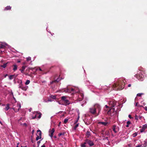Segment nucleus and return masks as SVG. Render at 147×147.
I'll return each mask as SVG.
<instances>
[{
  "label": "nucleus",
  "instance_id": "obj_44",
  "mask_svg": "<svg viewBox=\"0 0 147 147\" xmlns=\"http://www.w3.org/2000/svg\"><path fill=\"white\" fill-rule=\"evenodd\" d=\"M64 134H62V133H60V134H59V136H61V135H63Z\"/></svg>",
  "mask_w": 147,
  "mask_h": 147
},
{
  "label": "nucleus",
  "instance_id": "obj_34",
  "mask_svg": "<svg viewBox=\"0 0 147 147\" xmlns=\"http://www.w3.org/2000/svg\"><path fill=\"white\" fill-rule=\"evenodd\" d=\"M135 118L136 120H138V115H136L135 117Z\"/></svg>",
  "mask_w": 147,
  "mask_h": 147
},
{
  "label": "nucleus",
  "instance_id": "obj_18",
  "mask_svg": "<svg viewBox=\"0 0 147 147\" xmlns=\"http://www.w3.org/2000/svg\"><path fill=\"white\" fill-rule=\"evenodd\" d=\"M37 132L39 135L38 136H39L41 137L42 133H41V131L40 130H38L37 131Z\"/></svg>",
  "mask_w": 147,
  "mask_h": 147
},
{
  "label": "nucleus",
  "instance_id": "obj_54",
  "mask_svg": "<svg viewBox=\"0 0 147 147\" xmlns=\"http://www.w3.org/2000/svg\"><path fill=\"white\" fill-rule=\"evenodd\" d=\"M78 117L79 118H80V116H79V113H78Z\"/></svg>",
  "mask_w": 147,
  "mask_h": 147
},
{
  "label": "nucleus",
  "instance_id": "obj_7",
  "mask_svg": "<svg viewBox=\"0 0 147 147\" xmlns=\"http://www.w3.org/2000/svg\"><path fill=\"white\" fill-rule=\"evenodd\" d=\"M41 114L40 113L37 112L35 111L33 112L32 115V117L33 119H34L36 118H40L41 117Z\"/></svg>",
  "mask_w": 147,
  "mask_h": 147
},
{
  "label": "nucleus",
  "instance_id": "obj_59",
  "mask_svg": "<svg viewBox=\"0 0 147 147\" xmlns=\"http://www.w3.org/2000/svg\"><path fill=\"white\" fill-rule=\"evenodd\" d=\"M138 106L139 107H143L142 106H141V105H138Z\"/></svg>",
  "mask_w": 147,
  "mask_h": 147
},
{
  "label": "nucleus",
  "instance_id": "obj_56",
  "mask_svg": "<svg viewBox=\"0 0 147 147\" xmlns=\"http://www.w3.org/2000/svg\"><path fill=\"white\" fill-rule=\"evenodd\" d=\"M37 143L38 144H39L40 143V141H38Z\"/></svg>",
  "mask_w": 147,
  "mask_h": 147
},
{
  "label": "nucleus",
  "instance_id": "obj_12",
  "mask_svg": "<svg viewBox=\"0 0 147 147\" xmlns=\"http://www.w3.org/2000/svg\"><path fill=\"white\" fill-rule=\"evenodd\" d=\"M147 128V124H146L143 125L142 128L140 129V132L141 133L143 132Z\"/></svg>",
  "mask_w": 147,
  "mask_h": 147
},
{
  "label": "nucleus",
  "instance_id": "obj_22",
  "mask_svg": "<svg viewBox=\"0 0 147 147\" xmlns=\"http://www.w3.org/2000/svg\"><path fill=\"white\" fill-rule=\"evenodd\" d=\"M17 66L16 65H13V70L14 71H15L17 70Z\"/></svg>",
  "mask_w": 147,
  "mask_h": 147
},
{
  "label": "nucleus",
  "instance_id": "obj_37",
  "mask_svg": "<svg viewBox=\"0 0 147 147\" xmlns=\"http://www.w3.org/2000/svg\"><path fill=\"white\" fill-rule=\"evenodd\" d=\"M81 146L82 147H86V145L84 144H81Z\"/></svg>",
  "mask_w": 147,
  "mask_h": 147
},
{
  "label": "nucleus",
  "instance_id": "obj_5",
  "mask_svg": "<svg viewBox=\"0 0 147 147\" xmlns=\"http://www.w3.org/2000/svg\"><path fill=\"white\" fill-rule=\"evenodd\" d=\"M21 108L20 103L16 102L14 105H13V108L11 109L14 111L15 112H17Z\"/></svg>",
  "mask_w": 147,
  "mask_h": 147
},
{
  "label": "nucleus",
  "instance_id": "obj_41",
  "mask_svg": "<svg viewBox=\"0 0 147 147\" xmlns=\"http://www.w3.org/2000/svg\"><path fill=\"white\" fill-rule=\"evenodd\" d=\"M22 125H24L26 126H27V125L26 124V123H24L23 124H22Z\"/></svg>",
  "mask_w": 147,
  "mask_h": 147
},
{
  "label": "nucleus",
  "instance_id": "obj_49",
  "mask_svg": "<svg viewBox=\"0 0 147 147\" xmlns=\"http://www.w3.org/2000/svg\"><path fill=\"white\" fill-rule=\"evenodd\" d=\"M144 109L146 110L147 111V107H145L144 108Z\"/></svg>",
  "mask_w": 147,
  "mask_h": 147
},
{
  "label": "nucleus",
  "instance_id": "obj_24",
  "mask_svg": "<svg viewBox=\"0 0 147 147\" xmlns=\"http://www.w3.org/2000/svg\"><path fill=\"white\" fill-rule=\"evenodd\" d=\"M144 144H143V147H146L147 146V141L145 140L144 141Z\"/></svg>",
  "mask_w": 147,
  "mask_h": 147
},
{
  "label": "nucleus",
  "instance_id": "obj_45",
  "mask_svg": "<svg viewBox=\"0 0 147 147\" xmlns=\"http://www.w3.org/2000/svg\"><path fill=\"white\" fill-rule=\"evenodd\" d=\"M128 117L130 119L131 118V116L130 115H129Z\"/></svg>",
  "mask_w": 147,
  "mask_h": 147
},
{
  "label": "nucleus",
  "instance_id": "obj_46",
  "mask_svg": "<svg viewBox=\"0 0 147 147\" xmlns=\"http://www.w3.org/2000/svg\"><path fill=\"white\" fill-rule=\"evenodd\" d=\"M7 76H8V74H5V75H4V77L5 78Z\"/></svg>",
  "mask_w": 147,
  "mask_h": 147
},
{
  "label": "nucleus",
  "instance_id": "obj_13",
  "mask_svg": "<svg viewBox=\"0 0 147 147\" xmlns=\"http://www.w3.org/2000/svg\"><path fill=\"white\" fill-rule=\"evenodd\" d=\"M7 45V44L4 43V42H0V49H3Z\"/></svg>",
  "mask_w": 147,
  "mask_h": 147
},
{
  "label": "nucleus",
  "instance_id": "obj_17",
  "mask_svg": "<svg viewBox=\"0 0 147 147\" xmlns=\"http://www.w3.org/2000/svg\"><path fill=\"white\" fill-rule=\"evenodd\" d=\"M15 78L16 77H15V75H10L9 76V79L10 80H11L13 78Z\"/></svg>",
  "mask_w": 147,
  "mask_h": 147
},
{
  "label": "nucleus",
  "instance_id": "obj_55",
  "mask_svg": "<svg viewBox=\"0 0 147 147\" xmlns=\"http://www.w3.org/2000/svg\"><path fill=\"white\" fill-rule=\"evenodd\" d=\"M138 104V102H136V105H135V106H137Z\"/></svg>",
  "mask_w": 147,
  "mask_h": 147
},
{
  "label": "nucleus",
  "instance_id": "obj_21",
  "mask_svg": "<svg viewBox=\"0 0 147 147\" xmlns=\"http://www.w3.org/2000/svg\"><path fill=\"white\" fill-rule=\"evenodd\" d=\"M11 7L10 6H7V7H6L4 9L5 10H8L10 9H11Z\"/></svg>",
  "mask_w": 147,
  "mask_h": 147
},
{
  "label": "nucleus",
  "instance_id": "obj_4",
  "mask_svg": "<svg viewBox=\"0 0 147 147\" xmlns=\"http://www.w3.org/2000/svg\"><path fill=\"white\" fill-rule=\"evenodd\" d=\"M135 76L138 80L142 81L146 77L147 75L144 71H140L138 74H136Z\"/></svg>",
  "mask_w": 147,
  "mask_h": 147
},
{
  "label": "nucleus",
  "instance_id": "obj_26",
  "mask_svg": "<svg viewBox=\"0 0 147 147\" xmlns=\"http://www.w3.org/2000/svg\"><path fill=\"white\" fill-rule=\"evenodd\" d=\"M30 83V81L29 80H27L25 83V84L26 85H27L28 84Z\"/></svg>",
  "mask_w": 147,
  "mask_h": 147
},
{
  "label": "nucleus",
  "instance_id": "obj_58",
  "mask_svg": "<svg viewBox=\"0 0 147 147\" xmlns=\"http://www.w3.org/2000/svg\"><path fill=\"white\" fill-rule=\"evenodd\" d=\"M45 145H43L42 146V147H45Z\"/></svg>",
  "mask_w": 147,
  "mask_h": 147
},
{
  "label": "nucleus",
  "instance_id": "obj_60",
  "mask_svg": "<svg viewBox=\"0 0 147 147\" xmlns=\"http://www.w3.org/2000/svg\"><path fill=\"white\" fill-rule=\"evenodd\" d=\"M79 119V118H78H78H77V120H78H78Z\"/></svg>",
  "mask_w": 147,
  "mask_h": 147
},
{
  "label": "nucleus",
  "instance_id": "obj_42",
  "mask_svg": "<svg viewBox=\"0 0 147 147\" xmlns=\"http://www.w3.org/2000/svg\"><path fill=\"white\" fill-rule=\"evenodd\" d=\"M138 119H141L142 117V116H138Z\"/></svg>",
  "mask_w": 147,
  "mask_h": 147
},
{
  "label": "nucleus",
  "instance_id": "obj_25",
  "mask_svg": "<svg viewBox=\"0 0 147 147\" xmlns=\"http://www.w3.org/2000/svg\"><path fill=\"white\" fill-rule=\"evenodd\" d=\"M86 135L88 137L90 135V133L89 131H87L86 133Z\"/></svg>",
  "mask_w": 147,
  "mask_h": 147
},
{
  "label": "nucleus",
  "instance_id": "obj_27",
  "mask_svg": "<svg viewBox=\"0 0 147 147\" xmlns=\"http://www.w3.org/2000/svg\"><path fill=\"white\" fill-rule=\"evenodd\" d=\"M41 138V137L39 136L38 135H37L36 138V140H38L40 139Z\"/></svg>",
  "mask_w": 147,
  "mask_h": 147
},
{
  "label": "nucleus",
  "instance_id": "obj_20",
  "mask_svg": "<svg viewBox=\"0 0 147 147\" xmlns=\"http://www.w3.org/2000/svg\"><path fill=\"white\" fill-rule=\"evenodd\" d=\"M7 63H4L3 65H1V67L3 68H5L7 66Z\"/></svg>",
  "mask_w": 147,
  "mask_h": 147
},
{
  "label": "nucleus",
  "instance_id": "obj_14",
  "mask_svg": "<svg viewBox=\"0 0 147 147\" xmlns=\"http://www.w3.org/2000/svg\"><path fill=\"white\" fill-rule=\"evenodd\" d=\"M55 131V129L54 128H53L51 130L49 131V135L52 138L53 136V133Z\"/></svg>",
  "mask_w": 147,
  "mask_h": 147
},
{
  "label": "nucleus",
  "instance_id": "obj_9",
  "mask_svg": "<svg viewBox=\"0 0 147 147\" xmlns=\"http://www.w3.org/2000/svg\"><path fill=\"white\" fill-rule=\"evenodd\" d=\"M22 82L21 81H20V82L19 84V88H21L22 90H26L28 88V86H23L22 83Z\"/></svg>",
  "mask_w": 147,
  "mask_h": 147
},
{
  "label": "nucleus",
  "instance_id": "obj_36",
  "mask_svg": "<svg viewBox=\"0 0 147 147\" xmlns=\"http://www.w3.org/2000/svg\"><path fill=\"white\" fill-rule=\"evenodd\" d=\"M143 94L142 93H138V94H137V96H141V95Z\"/></svg>",
  "mask_w": 147,
  "mask_h": 147
},
{
  "label": "nucleus",
  "instance_id": "obj_47",
  "mask_svg": "<svg viewBox=\"0 0 147 147\" xmlns=\"http://www.w3.org/2000/svg\"><path fill=\"white\" fill-rule=\"evenodd\" d=\"M78 121L76 120L75 121V122H74V124H75V123H77V122H78Z\"/></svg>",
  "mask_w": 147,
  "mask_h": 147
},
{
  "label": "nucleus",
  "instance_id": "obj_10",
  "mask_svg": "<svg viewBox=\"0 0 147 147\" xmlns=\"http://www.w3.org/2000/svg\"><path fill=\"white\" fill-rule=\"evenodd\" d=\"M84 97V95L83 93H82V91L81 92L79 93V95L78 96V100L79 101H81Z\"/></svg>",
  "mask_w": 147,
  "mask_h": 147
},
{
  "label": "nucleus",
  "instance_id": "obj_33",
  "mask_svg": "<svg viewBox=\"0 0 147 147\" xmlns=\"http://www.w3.org/2000/svg\"><path fill=\"white\" fill-rule=\"evenodd\" d=\"M68 121V119H65L64 120V123H66Z\"/></svg>",
  "mask_w": 147,
  "mask_h": 147
},
{
  "label": "nucleus",
  "instance_id": "obj_63",
  "mask_svg": "<svg viewBox=\"0 0 147 147\" xmlns=\"http://www.w3.org/2000/svg\"><path fill=\"white\" fill-rule=\"evenodd\" d=\"M1 65H0V69H1Z\"/></svg>",
  "mask_w": 147,
  "mask_h": 147
},
{
  "label": "nucleus",
  "instance_id": "obj_6",
  "mask_svg": "<svg viewBox=\"0 0 147 147\" xmlns=\"http://www.w3.org/2000/svg\"><path fill=\"white\" fill-rule=\"evenodd\" d=\"M70 90L79 93L82 92L78 88L75 87L74 88H72L70 89H67L66 90H64L63 91H62V92H69Z\"/></svg>",
  "mask_w": 147,
  "mask_h": 147
},
{
  "label": "nucleus",
  "instance_id": "obj_3",
  "mask_svg": "<svg viewBox=\"0 0 147 147\" xmlns=\"http://www.w3.org/2000/svg\"><path fill=\"white\" fill-rule=\"evenodd\" d=\"M117 102L115 100L113 99H112L109 102V106L107 105H105V107L106 108H109V109L108 110L107 113L109 115H111L115 111V109L113 108V107L116 105Z\"/></svg>",
  "mask_w": 147,
  "mask_h": 147
},
{
  "label": "nucleus",
  "instance_id": "obj_2",
  "mask_svg": "<svg viewBox=\"0 0 147 147\" xmlns=\"http://www.w3.org/2000/svg\"><path fill=\"white\" fill-rule=\"evenodd\" d=\"M101 111L100 106L98 104H95L92 107L89 109V112L94 117L97 116Z\"/></svg>",
  "mask_w": 147,
  "mask_h": 147
},
{
  "label": "nucleus",
  "instance_id": "obj_31",
  "mask_svg": "<svg viewBox=\"0 0 147 147\" xmlns=\"http://www.w3.org/2000/svg\"><path fill=\"white\" fill-rule=\"evenodd\" d=\"M50 97L51 98H53V99H55L56 98V96L55 95H51Z\"/></svg>",
  "mask_w": 147,
  "mask_h": 147
},
{
  "label": "nucleus",
  "instance_id": "obj_50",
  "mask_svg": "<svg viewBox=\"0 0 147 147\" xmlns=\"http://www.w3.org/2000/svg\"><path fill=\"white\" fill-rule=\"evenodd\" d=\"M32 108H31L30 109H29V112H31V111H32Z\"/></svg>",
  "mask_w": 147,
  "mask_h": 147
},
{
  "label": "nucleus",
  "instance_id": "obj_57",
  "mask_svg": "<svg viewBox=\"0 0 147 147\" xmlns=\"http://www.w3.org/2000/svg\"><path fill=\"white\" fill-rule=\"evenodd\" d=\"M23 71L24 70H23V69H22V70H21V71L22 73H23Z\"/></svg>",
  "mask_w": 147,
  "mask_h": 147
},
{
  "label": "nucleus",
  "instance_id": "obj_43",
  "mask_svg": "<svg viewBox=\"0 0 147 147\" xmlns=\"http://www.w3.org/2000/svg\"><path fill=\"white\" fill-rule=\"evenodd\" d=\"M25 67H26L25 66H23L22 67V68L23 69H22L23 70L25 69Z\"/></svg>",
  "mask_w": 147,
  "mask_h": 147
},
{
  "label": "nucleus",
  "instance_id": "obj_35",
  "mask_svg": "<svg viewBox=\"0 0 147 147\" xmlns=\"http://www.w3.org/2000/svg\"><path fill=\"white\" fill-rule=\"evenodd\" d=\"M88 142V139L86 140L85 141V142L83 144L85 145V144H86Z\"/></svg>",
  "mask_w": 147,
  "mask_h": 147
},
{
  "label": "nucleus",
  "instance_id": "obj_16",
  "mask_svg": "<svg viewBox=\"0 0 147 147\" xmlns=\"http://www.w3.org/2000/svg\"><path fill=\"white\" fill-rule=\"evenodd\" d=\"M108 123L107 122H100L98 123V124H99L105 126L107 125Z\"/></svg>",
  "mask_w": 147,
  "mask_h": 147
},
{
  "label": "nucleus",
  "instance_id": "obj_39",
  "mask_svg": "<svg viewBox=\"0 0 147 147\" xmlns=\"http://www.w3.org/2000/svg\"><path fill=\"white\" fill-rule=\"evenodd\" d=\"M11 94L12 95V96L14 97H13V92L12 91H11V94ZM13 98H15L14 97H13Z\"/></svg>",
  "mask_w": 147,
  "mask_h": 147
},
{
  "label": "nucleus",
  "instance_id": "obj_15",
  "mask_svg": "<svg viewBox=\"0 0 147 147\" xmlns=\"http://www.w3.org/2000/svg\"><path fill=\"white\" fill-rule=\"evenodd\" d=\"M87 143L90 146H92L94 145L93 142L91 141L88 140Z\"/></svg>",
  "mask_w": 147,
  "mask_h": 147
},
{
  "label": "nucleus",
  "instance_id": "obj_28",
  "mask_svg": "<svg viewBox=\"0 0 147 147\" xmlns=\"http://www.w3.org/2000/svg\"><path fill=\"white\" fill-rule=\"evenodd\" d=\"M78 125H79V123L76 124L74 127V129L75 130L77 128L78 126Z\"/></svg>",
  "mask_w": 147,
  "mask_h": 147
},
{
  "label": "nucleus",
  "instance_id": "obj_11",
  "mask_svg": "<svg viewBox=\"0 0 147 147\" xmlns=\"http://www.w3.org/2000/svg\"><path fill=\"white\" fill-rule=\"evenodd\" d=\"M113 131L115 133H117L119 131V127L116 125H114L112 128Z\"/></svg>",
  "mask_w": 147,
  "mask_h": 147
},
{
  "label": "nucleus",
  "instance_id": "obj_61",
  "mask_svg": "<svg viewBox=\"0 0 147 147\" xmlns=\"http://www.w3.org/2000/svg\"><path fill=\"white\" fill-rule=\"evenodd\" d=\"M4 52V51H1V53H2V52Z\"/></svg>",
  "mask_w": 147,
  "mask_h": 147
},
{
  "label": "nucleus",
  "instance_id": "obj_64",
  "mask_svg": "<svg viewBox=\"0 0 147 147\" xmlns=\"http://www.w3.org/2000/svg\"><path fill=\"white\" fill-rule=\"evenodd\" d=\"M145 141H147V139L145 140Z\"/></svg>",
  "mask_w": 147,
  "mask_h": 147
},
{
  "label": "nucleus",
  "instance_id": "obj_38",
  "mask_svg": "<svg viewBox=\"0 0 147 147\" xmlns=\"http://www.w3.org/2000/svg\"><path fill=\"white\" fill-rule=\"evenodd\" d=\"M38 70H39V71H42V70L41 69V68H37V69H36V71H37Z\"/></svg>",
  "mask_w": 147,
  "mask_h": 147
},
{
  "label": "nucleus",
  "instance_id": "obj_32",
  "mask_svg": "<svg viewBox=\"0 0 147 147\" xmlns=\"http://www.w3.org/2000/svg\"><path fill=\"white\" fill-rule=\"evenodd\" d=\"M27 61H28L31 60V58L30 57H28L26 58Z\"/></svg>",
  "mask_w": 147,
  "mask_h": 147
},
{
  "label": "nucleus",
  "instance_id": "obj_8",
  "mask_svg": "<svg viewBox=\"0 0 147 147\" xmlns=\"http://www.w3.org/2000/svg\"><path fill=\"white\" fill-rule=\"evenodd\" d=\"M61 100L63 102L65 105H69L70 102L68 100L66 96H63L61 97Z\"/></svg>",
  "mask_w": 147,
  "mask_h": 147
},
{
  "label": "nucleus",
  "instance_id": "obj_52",
  "mask_svg": "<svg viewBox=\"0 0 147 147\" xmlns=\"http://www.w3.org/2000/svg\"><path fill=\"white\" fill-rule=\"evenodd\" d=\"M51 102L52 101V100H47V102Z\"/></svg>",
  "mask_w": 147,
  "mask_h": 147
},
{
  "label": "nucleus",
  "instance_id": "obj_53",
  "mask_svg": "<svg viewBox=\"0 0 147 147\" xmlns=\"http://www.w3.org/2000/svg\"><path fill=\"white\" fill-rule=\"evenodd\" d=\"M131 86V84H129L128 85V87H130V86Z\"/></svg>",
  "mask_w": 147,
  "mask_h": 147
},
{
  "label": "nucleus",
  "instance_id": "obj_1",
  "mask_svg": "<svg viewBox=\"0 0 147 147\" xmlns=\"http://www.w3.org/2000/svg\"><path fill=\"white\" fill-rule=\"evenodd\" d=\"M126 83V81L125 79L123 78H120L113 85V89L115 90H121L124 87Z\"/></svg>",
  "mask_w": 147,
  "mask_h": 147
},
{
  "label": "nucleus",
  "instance_id": "obj_30",
  "mask_svg": "<svg viewBox=\"0 0 147 147\" xmlns=\"http://www.w3.org/2000/svg\"><path fill=\"white\" fill-rule=\"evenodd\" d=\"M105 134L106 136H108L109 134V131H107L105 132Z\"/></svg>",
  "mask_w": 147,
  "mask_h": 147
},
{
  "label": "nucleus",
  "instance_id": "obj_29",
  "mask_svg": "<svg viewBox=\"0 0 147 147\" xmlns=\"http://www.w3.org/2000/svg\"><path fill=\"white\" fill-rule=\"evenodd\" d=\"M138 135V134L136 132H135L134 133L132 134V136L133 137H134Z\"/></svg>",
  "mask_w": 147,
  "mask_h": 147
},
{
  "label": "nucleus",
  "instance_id": "obj_62",
  "mask_svg": "<svg viewBox=\"0 0 147 147\" xmlns=\"http://www.w3.org/2000/svg\"><path fill=\"white\" fill-rule=\"evenodd\" d=\"M21 147H27V146H21Z\"/></svg>",
  "mask_w": 147,
  "mask_h": 147
},
{
  "label": "nucleus",
  "instance_id": "obj_40",
  "mask_svg": "<svg viewBox=\"0 0 147 147\" xmlns=\"http://www.w3.org/2000/svg\"><path fill=\"white\" fill-rule=\"evenodd\" d=\"M136 147H143V146H142L141 145H139L136 146Z\"/></svg>",
  "mask_w": 147,
  "mask_h": 147
},
{
  "label": "nucleus",
  "instance_id": "obj_48",
  "mask_svg": "<svg viewBox=\"0 0 147 147\" xmlns=\"http://www.w3.org/2000/svg\"><path fill=\"white\" fill-rule=\"evenodd\" d=\"M19 144V142H18V143L17 144V146H16V147H19L18 145Z\"/></svg>",
  "mask_w": 147,
  "mask_h": 147
},
{
  "label": "nucleus",
  "instance_id": "obj_51",
  "mask_svg": "<svg viewBox=\"0 0 147 147\" xmlns=\"http://www.w3.org/2000/svg\"><path fill=\"white\" fill-rule=\"evenodd\" d=\"M17 62L18 63H19L20 62V60H18Z\"/></svg>",
  "mask_w": 147,
  "mask_h": 147
},
{
  "label": "nucleus",
  "instance_id": "obj_19",
  "mask_svg": "<svg viewBox=\"0 0 147 147\" xmlns=\"http://www.w3.org/2000/svg\"><path fill=\"white\" fill-rule=\"evenodd\" d=\"M9 109V104H7L6 105L5 109L6 110V111H7Z\"/></svg>",
  "mask_w": 147,
  "mask_h": 147
},
{
  "label": "nucleus",
  "instance_id": "obj_23",
  "mask_svg": "<svg viewBox=\"0 0 147 147\" xmlns=\"http://www.w3.org/2000/svg\"><path fill=\"white\" fill-rule=\"evenodd\" d=\"M131 124V122L129 121H128L127 122V125H126V127H128L129 124Z\"/></svg>",
  "mask_w": 147,
  "mask_h": 147
}]
</instances>
